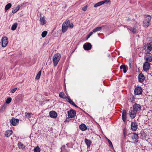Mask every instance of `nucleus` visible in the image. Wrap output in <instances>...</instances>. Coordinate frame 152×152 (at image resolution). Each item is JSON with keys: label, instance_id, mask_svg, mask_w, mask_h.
Segmentation results:
<instances>
[{"label": "nucleus", "instance_id": "nucleus-29", "mask_svg": "<svg viewBox=\"0 0 152 152\" xmlns=\"http://www.w3.org/2000/svg\"><path fill=\"white\" fill-rule=\"evenodd\" d=\"M20 7L19 6H18L15 9H13L12 11L13 13H15L19 9Z\"/></svg>", "mask_w": 152, "mask_h": 152}, {"label": "nucleus", "instance_id": "nucleus-13", "mask_svg": "<svg viewBox=\"0 0 152 152\" xmlns=\"http://www.w3.org/2000/svg\"><path fill=\"white\" fill-rule=\"evenodd\" d=\"M10 123L14 126H16L19 122V120L18 119L13 118L10 120Z\"/></svg>", "mask_w": 152, "mask_h": 152}, {"label": "nucleus", "instance_id": "nucleus-23", "mask_svg": "<svg viewBox=\"0 0 152 152\" xmlns=\"http://www.w3.org/2000/svg\"><path fill=\"white\" fill-rule=\"evenodd\" d=\"M85 142L88 147H90L92 143L91 141L90 140H88V139H87L86 138L85 139Z\"/></svg>", "mask_w": 152, "mask_h": 152}, {"label": "nucleus", "instance_id": "nucleus-33", "mask_svg": "<svg viewBox=\"0 0 152 152\" xmlns=\"http://www.w3.org/2000/svg\"><path fill=\"white\" fill-rule=\"evenodd\" d=\"M129 29L134 33H135L137 31L136 29L134 27H131Z\"/></svg>", "mask_w": 152, "mask_h": 152}, {"label": "nucleus", "instance_id": "nucleus-16", "mask_svg": "<svg viewBox=\"0 0 152 152\" xmlns=\"http://www.w3.org/2000/svg\"><path fill=\"white\" fill-rule=\"evenodd\" d=\"M132 138L133 140H135L134 141L135 142H137V140L138 139V136L137 134L136 133H133L131 134Z\"/></svg>", "mask_w": 152, "mask_h": 152}, {"label": "nucleus", "instance_id": "nucleus-42", "mask_svg": "<svg viewBox=\"0 0 152 152\" xmlns=\"http://www.w3.org/2000/svg\"><path fill=\"white\" fill-rule=\"evenodd\" d=\"M93 34V32H90L88 35L87 37V39H88Z\"/></svg>", "mask_w": 152, "mask_h": 152}, {"label": "nucleus", "instance_id": "nucleus-24", "mask_svg": "<svg viewBox=\"0 0 152 152\" xmlns=\"http://www.w3.org/2000/svg\"><path fill=\"white\" fill-rule=\"evenodd\" d=\"M102 28V27L100 26L95 28L93 30V32L95 33L101 30Z\"/></svg>", "mask_w": 152, "mask_h": 152}, {"label": "nucleus", "instance_id": "nucleus-35", "mask_svg": "<svg viewBox=\"0 0 152 152\" xmlns=\"http://www.w3.org/2000/svg\"><path fill=\"white\" fill-rule=\"evenodd\" d=\"M102 4H103L102 3V1H101L95 4L94 7H97L99 6Z\"/></svg>", "mask_w": 152, "mask_h": 152}, {"label": "nucleus", "instance_id": "nucleus-21", "mask_svg": "<svg viewBox=\"0 0 152 152\" xmlns=\"http://www.w3.org/2000/svg\"><path fill=\"white\" fill-rule=\"evenodd\" d=\"M79 128L80 129L83 131H85L87 129V127L86 125L83 124H82L79 126Z\"/></svg>", "mask_w": 152, "mask_h": 152}, {"label": "nucleus", "instance_id": "nucleus-11", "mask_svg": "<svg viewBox=\"0 0 152 152\" xmlns=\"http://www.w3.org/2000/svg\"><path fill=\"white\" fill-rule=\"evenodd\" d=\"M91 45L89 42L85 43L83 46L84 49L87 50H90L91 48Z\"/></svg>", "mask_w": 152, "mask_h": 152}, {"label": "nucleus", "instance_id": "nucleus-20", "mask_svg": "<svg viewBox=\"0 0 152 152\" xmlns=\"http://www.w3.org/2000/svg\"><path fill=\"white\" fill-rule=\"evenodd\" d=\"M12 130H9L5 132V135L6 137H8L12 134Z\"/></svg>", "mask_w": 152, "mask_h": 152}, {"label": "nucleus", "instance_id": "nucleus-32", "mask_svg": "<svg viewBox=\"0 0 152 152\" xmlns=\"http://www.w3.org/2000/svg\"><path fill=\"white\" fill-rule=\"evenodd\" d=\"M34 152H40V148L38 146H37L34 149Z\"/></svg>", "mask_w": 152, "mask_h": 152}, {"label": "nucleus", "instance_id": "nucleus-38", "mask_svg": "<svg viewBox=\"0 0 152 152\" xmlns=\"http://www.w3.org/2000/svg\"><path fill=\"white\" fill-rule=\"evenodd\" d=\"M140 136L142 137L141 138H143L145 137L146 134L145 132H141Z\"/></svg>", "mask_w": 152, "mask_h": 152}, {"label": "nucleus", "instance_id": "nucleus-19", "mask_svg": "<svg viewBox=\"0 0 152 152\" xmlns=\"http://www.w3.org/2000/svg\"><path fill=\"white\" fill-rule=\"evenodd\" d=\"M120 69H123L124 72V73H126L127 72V67L126 65L123 64L120 66Z\"/></svg>", "mask_w": 152, "mask_h": 152}, {"label": "nucleus", "instance_id": "nucleus-7", "mask_svg": "<svg viewBox=\"0 0 152 152\" xmlns=\"http://www.w3.org/2000/svg\"><path fill=\"white\" fill-rule=\"evenodd\" d=\"M144 58L146 61L145 62H151L152 61V55L151 53L146 54V55L144 56Z\"/></svg>", "mask_w": 152, "mask_h": 152}, {"label": "nucleus", "instance_id": "nucleus-44", "mask_svg": "<svg viewBox=\"0 0 152 152\" xmlns=\"http://www.w3.org/2000/svg\"><path fill=\"white\" fill-rule=\"evenodd\" d=\"M69 26L70 27V28H72L74 26L73 24L72 23H71L70 24H69Z\"/></svg>", "mask_w": 152, "mask_h": 152}, {"label": "nucleus", "instance_id": "nucleus-34", "mask_svg": "<svg viewBox=\"0 0 152 152\" xmlns=\"http://www.w3.org/2000/svg\"><path fill=\"white\" fill-rule=\"evenodd\" d=\"M41 71H39V72L37 74V75L36 77V79L37 80L39 79L41 76Z\"/></svg>", "mask_w": 152, "mask_h": 152}, {"label": "nucleus", "instance_id": "nucleus-31", "mask_svg": "<svg viewBox=\"0 0 152 152\" xmlns=\"http://www.w3.org/2000/svg\"><path fill=\"white\" fill-rule=\"evenodd\" d=\"M18 147L20 148L23 149L25 147V146L23 145V144L20 142L18 143Z\"/></svg>", "mask_w": 152, "mask_h": 152}, {"label": "nucleus", "instance_id": "nucleus-1", "mask_svg": "<svg viewBox=\"0 0 152 152\" xmlns=\"http://www.w3.org/2000/svg\"><path fill=\"white\" fill-rule=\"evenodd\" d=\"M61 55L59 53L55 54L53 56V61L54 66H56L57 65L61 58Z\"/></svg>", "mask_w": 152, "mask_h": 152}, {"label": "nucleus", "instance_id": "nucleus-22", "mask_svg": "<svg viewBox=\"0 0 152 152\" xmlns=\"http://www.w3.org/2000/svg\"><path fill=\"white\" fill-rule=\"evenodd\" d=\"M40 21L41 24L42 25H45L46 23V20L45 18L43 17H40Z\"/></svg>", "mask_w": 152, "mask_h": 152}, {"label": "nucleus", "instance_id": "nucleus-41", "mask_svg": "<svg viewBox=\"0 0 152 152\" xmlns=\"http://www.w3.org/2000/svg\"><path fill=\"white\" fill-rule=\"evenodd\" d=\"M17 88H15L11 90L10 92L11 93H14L17 90Z\"/></svg>", "mask_w": 152, "mask_h": 152}, {"label": "nucleus", "instance_id": "nucleus-17", "mask_svg": "<svg viewBox=\"0 0 152 152\" xmlns=\"http://www.w3.org/2000/svg\"><path fill=\"white\" fill-rule=\"evenodd\" d=\"M133 109L137 112V111L140 110L141 106L139 104L135 103L134 105L133 108Z\"/></svg>", "mask_w": 152, "mask_h": 152}, {"label": "nucleus", "instance_id": "nucleus-15", "mask_svg": "<svg viewBox=\"0 0 152 152\" xmlns=\"http://www.w3.org/2000/svg\"><path fill=\"white\" fill-rule=\"evenodd\" d=\"M50 116L51 118H56L57 116V114L55 111H51L49 112Z\"/></svg>", "mask_w": 152, "mask_h": 152}, {"label": "nucleus", "instance_id": "nucleus-37", "mask_svg": "<svg viewBox=\"0 0 152 152\" xmlns=\"http://www.w3.org/2000/svg\"><path fill=\"white\" fill-rule=\"evenodd\" d=\"M11 100L12 99L11 97H8L7 99L6 103L7 104H9L11 102Z\"/></svg>", "mask_w": 152, "mask_h": 152}, {"label": "nucleus", "instance_id": "nucleus-47", "mask_svg": "<svg viewBox=\"0 0 152 152\" xmlns=\"http://www.w3.org/2000/svg\"><path fill=\"white\" fill-rule=\"evenodd\" d=\"M128 20H129V21L130 20V19L129 18L128 19Z\"/></svg>", "mask_w": 152, "mask_h": 152}, {"label": "nucleus", "instance_id": "nucleus-25", "mask_svg": "<svg viewBox=\"0 0 152 152\" xmlns=\"http://www.w3.org/2000/svg\"><path fill=\"white\" fill-rule=\"evenodd\" d=\"M12 6V4L11 3L8 4L5 7V10L6 12L7 10L10 9Z\"/></svg>", "mask_w": 152, "mask_h": 152}, {"label": "nucleus", "instance_id": "nucleus-26", "mask_svg": "<svg viewBox=\"0 0 152 152\" xmlns=\"http://www.w3.org/2000/svg\"><path fill=\"white\" fill-rule=\"evenodd\" d=\"M59 96L63 99H65L66 96L65 95L64 93L62 92H61L59 94Z\"/></svg>", "mask_w": 152, "mask_h": 152}, {"label": "nucleus", "instance_id": "nucleus-10", "mask_svg": "<svg viewBox=\"0 0 152 152\" xmlns=\"http://www.w3.org/2000/svg\"><path fill=\"white\" fill-rule=\"evenodd\" d=\"M2 44V46L5 47L8 43V40L7 37H3L1 39Z\"/></svg>", "mask_w": 152, "mask_h": 152}, {"label": "nucleus", "instance_id": "nucleus-36", "mask_svg": "<svg viewBox=\"0 0 152 152\" xmlns=\"http://www.w3.org/2000/svg\"><path fill=\"white\" fill-rule=\"evenodd\" d=\"M47 31H43L42 33V37H45L47 34Z\"/></svg>", "mask_w": 152, "mask_h": 152}, {"label": "nucleus", "instance_id": "nucleus-5", "mask_svg": "<svg viewBox=\"0 0 152 152\" xmlns=\"http://www.w3.org/2000/svg\"><path fill=\"white\" fill-rule=\"evenodd\" d=\"M151 64L149 62H145L143 64V70L146 72L149 70Z\"/></svg>", "mask_w": 152, "mask_h": 152}, {"label": "nucleus", "instance_id": "nucleus-27", "mask_svg": "<svg viewBox=\"0 0 152 152\" xmlns=\"http://www.w3.org/2000/svg\"><path fill=\"white\" fill-rule=\"evenodd\" d=\"M17 23H15L12 26L11 29L12 31L15 30L17 26Z\"/></svg>", "mask_w": 152, "mask_h": 152}, {"label": "nucleus", "instance_id": "nucleus-45", "mask_svg": "<svg viewBox=\"0 0 152 152\" xmlns=\"http://www.w3.org/2000/svg\"><path fill=\"white\" fill-rule=\"evenodd\" d=\"M72 104L77 108H78V106L76 105L74 102H73V103Z\"/></svg>", "mask_w": 152, "mask_h": 152}, {"label": "nucleus", "instance_id": "nucleus-39", "mask_svg": "<svg viewBox=\"0 0 152 152\" xmlns=\"http://www.w3.org/2000/svg\"><path fill=\"white\" fill-rule=\"evenodd\" d=\"M110 2V0H105L102 1V4L104 3H108Z\"/></svg>", "mask_w": 152, "mask_h": 152}, {"label": "nucleus", "instance_id": "nucleus-6", "mask_svg": "<svg viewBox=\"0 0 152 152\" xmlns=\"http://www.w3.org/2000/svg\"><path fill=\"white\" fill-rule=\"evenodd\" d=\"M142 89L140 86L137 87L134 90V94L135 95L141 94H142Z\"/></svg>", "mask_w": 152, "mask_h": 152}, {"label": "nucleus", "instance_id": "nucleus-40", "mask_svg": "<svg viewBox=\"0 0 152 152\" xmlns=\"http://www.w3.org/2000/svg\"><path fill=\"white\" fill-rule=\"evenodd\" d=\"M107 140L110 145V146L111 147L113 148V146L111 142L109 139H107Z\"/></svg>", "mask_w": 152, "mask_h": 152}, {"label": "nucleus", "instance_id": "nucleus-3", "mask_svg": "<svg viewBox=\"0 0 152 152\" xmlns=\"http://www.w3.org/2000/svg\"><path fill=\"white\" fill-rule=\"evenodd\" d=\"M69 23V21L68 19L66 20L63 23L62 26V31L64 33L67 31Z\"/></svg>", "mask_w": 152, "mask_h": 152}, {"label": "nucleus", "instance_id": "nucleus-8", "mask_svg": "<svg viewBox=\"0 0 152 152\" xmlns=\"http://www.w3.org/2000/svg\"><path fill=\"white\" fill-rule=\"evenodd\" d=\"M137 113V112L133 109H130L129 114L132 119L136 117Z\"/></svg>", "mask_w": 152, "mask_h": 152}, {"label": "nucleus", "instance_id": "nucleus-2", "mask_svg": "<svg viewBox=\"0 0 152 152\" xmlns=\"http://www.w3.org/2000/svg\"><path fill=\"white\" fill-rule=\"evenodd\" d=\"M151 16L149 15L146 16L143 21V25L144 27L147 28L150 24Z\"/></svg>", "mask_w": 152, "mask_h": 152}, {"label": "nucleus", "instance_id": "nucleus-12", "mask_svg": "<svg viewBox=\"0 0 152 152\" xmlns=\"http://www.w3.org/2000/svg\"><path fill=\"white\" fill-rule=\"evenodd\" d=\"M138 81L140 83L144 82L145 79V77L144 75L142 73H140L138 75Z\"/></svg>", "mask_w": 152, "mask_h": 152}, {"label": "nucleus", "instance_id": "nucleus-43", "mask_svg": "<svg viewBox=\"0 0 152 152\" xmlns=\"http://www.w3.org/2000/svg\"><path fill=\"white\" fill-rule=\"evenodd\" d=\"M87 9V6H85L83 7L82 8V10L83 11H86Z\"/></svg>", "mask_w": 152, "mask_h": 152}, {"label": "nucleus", "instance_id": "nucleus-4", "mask_svg": "<svg viewBox=\"0 0 152 152\" xmlns=\"http://www.w3.org/2000/svg\"><path fill=\"white\" fill-rule=\"evenodd\" d=\"M144 49L145 50V53L146 54L150 53H149L151 51L152 49L151 46L150 44H145L144 46Z\"/></svg>", "mask_w": 152, "mask_h": 152}, {"label": "nucleus", "instance_id": "nucleus-14", "mask_svg": "<svg viewBox=\"0 0 152 152\" xmlns=\"http://www.w3.org/2000/svg\"><path fill=\"white\" fill-rule=\"evenodd\" d=\"M137 125L135 122H133L131 124V129L133 131H136L137 128Z\"/></svg>", "mask_w": 152, "mask_h": 152}, {"label": "nucleus", "instance_id": "nucleus-28", "mask_svg": "<svg viewBox=\"0 0 152 152\" xmlns=\"http://www.w3.org/2000/svg\"><path fill=\"white\" fill-rule=\"evenodd\" d=\"M25 116L28 118H31V115H32V113H27L26 112L25 113Z\"/></svg>", "mask_w": 152, "mask_h": 152}, {"label": "nucleus", "instance_id": "nucleus-18", "mask_svg": "<svg viewBox=\"0 0 152 152\" xmlns=\"http://www.w3.org/2000/svg\"><path fill=\"white\" fill-rule=\"evenodd\" d=\"M126 112L125 110H123L122 113V118L124 122H125L126 119Z\"/></svg>", "mask_w": 152, "mask_h": 152}, {"label": "nucleus", "instance_id": "nucleus-30", "mask_svg": "<svg viewBox=\"0 0 152 152\" xmlns=\"http://www.w3.org/2000/svg\"><path fill=\"white\" fill-rule=\"evenodd\" d=\"M65 99L68 102L71 104L73 102L69 97H68L66 96L65 98Z\"/></svg>", "mask_w": 152, "mask_h": 152}, {"label": "nucleus", "instance_id": "nucleus-46", "mask_svg": "<svg viewBox=\"0 0 152 152\" xmlns=\"http://www.w3.org/2000/svg\"><path fill=\"white\" fill-rule=\"evenodd\" d=\"M4 107L3 106V107H1V110H0V111H1H1L3 109V108H4Z\"/></svg>", "mask_w": 152, "mask_h": 152}, {"label": "nucleus", "instance_id": "nucleus-9", "mask_svg": "<svg viewBox=\"0 0 152 152\" xmlns=\"http://www.w3.org/2000/svg\"><path fill=\"white\" fill-rule=\"evenodd\" d=\"M76 112L73 110H70L68 112V116L70 118H73L76 115Z\"/></svg>", "mask_w": 152, "mask_h": 152}]
</instances>
